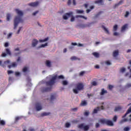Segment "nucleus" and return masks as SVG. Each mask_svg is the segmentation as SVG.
Segmentation results:
<instances>
[{
	"label": "nucleus",
	"instance_id": "58",
	"mask_svg": "<svg viewBox=\"0 0 131 131\" xmlns=\"http://www.w3.org/2000/svg\"><path fill=\"white\" fill-rule=\"evenodd\" d=\"M15 75L16 76H19V75H20V73L19 72H16Z\"/></svg>",
	"mask_w": 131,
	"mask_h": 131
},
{
	"label": "nucleus",
	"instance_id": "31",
	"mask_svg": "<svg viewBox=\"0 0 131 131\" xmlns=\"http://www.w3.org/2000/svg\"><path fill=\"white\" fill-rule=\"evenodd\" d=\"M76 13H77V14H82V13H83V10H77Z\"/></svg>",
	"mask_w": 131,
	"mask_h": 131
},
{
	"label": "nucleus",
	"instance_id": "8",
	"mask_svg": "<svg viewBox=\"0 0 131 131\" xmlns=\"http://www.w3.org/2000/svg\"><path fill=\"white\" fill-rule=\"evenodd\" d=\"M39 2H35L29 3L28 4V6H30V7H37L38 6Z\"/></svg>",
	"mask_w": 131,
	"mask_h": 131
},
{
	"label": "nucleus",
	"instance_id": "21",
	"mask_svg": "<svg viewBox=\"0 0 131 131\" xmlns=\"http://www.w3.org/2000/svg\"><path fill=\"white\" fill-rule=\"evenodd\" d=\"M127 27V25H124L121 28V31H124L125 29H126V28Z\"/></svg>",
	"mask_w": 131,
	"mask_h": 131
},
{
	"label": "nucleus",
	"instance_id": "47",
	"mask_svg": "<svg viewBox=\"0 0 131 131\" xmlns=\"http://www.w3.org/2000/svg\"><path fill=\"white\" fill-rule=\"evenodd\" d=\"M21 53H22V52L19 51L18 53H16L14 54V56H19V55H20V54H21Z\"/></svg>",
	"mask_w": 131,
	"mask_h": 131
},
{
	"label": "nucleus",
	"instance_id": "46",
	"mask_svg": "<svg viewBox=\"0 0 131 131\" xmlns=\"http://www.w3.org/2000/svg\"><path fill=\"white\" fill-rule=\"evenodd\" d=\"M105 64H106V65H111V62H110V61L107 60L106 61H105Z\"/></svg>",
	"mask_w": 131,
	"mask_h": 131
},
{
	"label": "nucleus",
	"instance_id": "9",
	"mask_svg": "<svg viewBox=\"0 0 131 131\" xmlns=\"http://www.w3.org/2000/svg\"><path fill=\"white\" fill-rule=\"evenodd\" d=\"M36 109L37 111H40V110H41L42 109V107H41V104L39 103H37L36 104Z\"/></svg>",
	"mask_w": 131,
	"mask_h": 131
},
{
	"label": "nucleus",
	"instance_id": "18",
	"mask_svg": "<svg viewBox=\"0 0 131 131\" xmlns=\"http://www.w3.org/2000/svg\"><path fill=\"white\" fill-rule=\"evenodd\" d=\"M92 54L94 57H95V58H99V57H100V55L97 52H93Z\"/></svg>",
	"mask_w": 131,
	"mask_h": 131
},
{
	"label": "nucleus",
	"instance_id": "61",
	"mask_svg": "<svg viewBox=\"0 0 131 131\" xmlns=\"http://www.w3.org/2000/svg\"><path fill=\"white\" fill-rule=\"evenodd\" d=\"M9 81H12L13 80V77H9L8 79Z\"/></svg>",
	"mask_w": 131,
	"mask_h": 131
},
{
	"label": "nucleus",
	"instance_id": "62",
	"mask_svg": "<svg viewBox=\"0 0 131 131\" xmlns=\"http://www.w3.org/2000/svg\"><path fill=\"white\" fill-rule=\"evenodd\" d=\"M71 45H72V46H77V43H76V42H72Z\"/></svg>",
	"mask_w": 131,
	"mask_h": 131
},
{
	"label": "nucleus",
	"instance_id": "24",
	"mask_svg": "<svg viewBox=\"0 0 131 131\" xmlns=\"http://www.w3.org/2000/svg\"><path fill=\"white\" fill-rule=\"evenodd\" d=\"M46 65L48 67H51V62L49 60H47Z\"/></svg>",
	"mask_w": 131,
	"mask_h": 131
},
{
	"label": "nucleus",
	"instance_id": "39",
	"mask_svg": "<svg viewBox=\"0 0 131 131\" xmlns=\"http://www.w3.org/2000/svg\"><path fill=\"white\" fill-rule=\"evenodd\" d=\"M71 60H72V61H74V60H77V57H76V56H72L71 58Z\"/></svg>",
	"mask_w": 131,
	"mask_h": 131
},
{
	"label": "nucleus",
	"instance_id": "43",
	"mask_svg": "<svg viewBox=\"0 0 131 131\" xmlns=\"http://www.w3.org/2000/svg\"><path fill=\"white\" fill-rule=\"evenodd\" d=\"M11 66L12 67H17V63L13 62Z\"/></svg>",
	"mask_w": 131,
	"mask_h": 131
},
{
	"label": "nucleus",
	"instance_id": "34",
	"mask_svg": "<svg viewBox=\"0 0 131 131\" xmlns=\"http://www.w3.org/2000/svg\"><path fill=\"white\" fill-rule=\"evenodd\" d=\"M63 85H67L68 84V82L66 80L62 81Z\"/></svg>",
	"mask_w": 131,
	"mask_h": 131
},
{
	"label": "nucleus",
	"instance_id": "5",
	"mask_svg": "<svg viewBox=\"0 0 131 131\" xmlns=\"http://www.w3.org/2000/svg\"><path fill=\"white\" fill-rule=\"evenodd\" d=\"M5 52H3L2 54H1V57H5L6 56H12V52H11V50H10L9 49L6 48L5 49Z\"/></svg>",
	"mask_w": 131,
	"mask_h": 131
},
{
	"label": "nucleus",
	"instance_id": "54",
	"mask_svg": "<svg viewBox=\"0 0 131 131\" xmlns=\"http://www.w3.org/2000/svg\"><path fill=\"white\" fill-rule=\"evenodd\" d=\"M7 73H8V75H10V74L13 73V71L8 70V71H7Z\"/></svg>",
	"mask_w": 131,
	"mask_h": 131
},
{
	"label": "nucleus",
	"instance_id": "2",
	"mask_svg": "<svg viewBox=\"0 0 131 131\" xmlns=\"http://www.w3.org/2000/svg\"><path fill=\"white\" fill-rule=\"evenodd\" d=\"M15 11L19 16H16L14 18V29H16V28H17V26H18V24H19V23H23V19L21 17L23 16V12L19 10V9H16Z\"/></svg>",
	"mask_w": 131,
	"mask_h": 131
},
{
	"label": "nucleus",
	"instance_id": "38",
	"mask_svg": "<svg viewBox=\"0 0 131 131\" xmlns=\"http://www.w3.org/2000/svg\"><path fill=\"white\" fill-rule=\"evenodd\" d=\"M73 14L71 15V22H74V21L75 20V18H74V16H73Z\"/></svg>",
	"mask_w": 131,
	"mask_h": 131
},
{
	"label": "nucleus",
	"instance_id": "64",
	"mask_svg": "<svg viewBox=\"0 0 131 131\" xmlns=\"http://www.w3.org/2000/svg\"><path fill=\"white\" fill-rule=\"evenodd\" d=\"M78 109V108L77 107H76V108H72V110L73 111H77Z\"/></svg>",
	"mask_w": 131,
	"mask_h": 131
},
{
	"label": "nucleus",
	"instance_id": "42",
	"mask_svg": "<svg viewBox=\"0 0 131 131\" xmlns=\"http://www.w3.org/2000/svg\"><path fill=\"white\" fill-rule=\"evenodd\" d=\"M21 29H22V27H20L17 32V34H19L20 33V31H21Z\"/></svg>",
	"mask_w": 131,
	"mask_h": 131
},
{
	"label": "nucleus",
	"instance_id": "52",
	"mask_svg": "<svg viewBox=\"0 0 131 131\" xmlns=\"http://www.w3.org/2000/svg\"><path fill=\"white\" fill-rule=\"evenodd\" d=\"M108 89H109V90H110L111 91L112 90V89H113V85H108Z\"/></svg>",
	"mask_w": 131,
	"mask_h": 131
},
{
	"label": "nucleus",
	"instance_id": "11",
	"mask_svg": "<svg viewBox=\"0 0 131 131\" xmlns=\"http://www.w3.org/2000/svg\"><path fill=\"white\" fill-rule=\"evenodd\" d=\"M95 4L101 5V6H103L104 3H103V0H97L94 2Z\"/></svg>",
	"mask_w": 131,
	"mask_h": 131
},
{
	"label": "nucleus",
	"instance_id": "56",
	"mask_svg": "<svg viewBox=\"0 0 131 131\" xmlns=\"http://www.w3.org/2000/svg\"><path fill=\"white\" fill-rule=\"evenodd\" d=\"M10 60H8L5 61V62H4V63H5V64H10Z\"/></svg>",
	"mask_w": 131,
	"mask_h": 131
},
{
	"label": "nucleus",
	"instance_id": "28",
	"mask_svg": "<svg viewBox=\"0 0 131 131\" xmlns=\"http://www.w3.org/2000/svg\"><path fill=\"white\" fill-rule=\"evenodd\" d=\"M118 29V26L117 25H115L113 28L114 31H116Z\"/></svg>",
	"mask_w": 131,
	"mask_h": 131
},
{
	"label": "nucleus",
	"instance_id": "35",
	"mask_svg": "<svg viewBox=\"0 0 131 131\" xmlns=\"http://www.w3.org/2000/svg\"><path fill=\"white\" fill-rule=\"evenodd\" d=\"M129 15V12L128 11H126L125 14L124 15L125 18H127Z\"/></svg>",
	"mask_w": 131,
	"mask_h": 131
},
{
	"label": "nucleus",
	"instance_id": "55",
	"mask_svg": "<svg viewBox=\"0 0 131 131\" xmlns=\"http://www.w3.org/2000/svg\"><path fill=\"white\" fill-rule=\"evenodd\" d=\"M12 33H10L8 36H7V38H10V37H12Z\"/></svg>",
	"mask_w": 131,
	"mask_h": 131
},
{
	"label": "nucleus",
	"instance_id": "14",
	"mask_svg": "<svg viewBox=\"0 0 131 131\" xmlns=\"http://www.w3.org/2000/svg\"><path fill=\"white\" fill-rule=\"evenodd\" d=\"M108 93L107 92V90H105V89H102L101 90V92L100 93V96H103V95H105V94H107Z\"/></svg>",
	"mask_w": 131,
	"mask_h": 131
},
{
	"label": "nucleus",
	"instance_id": "25",
	"mask_svg": "<svg viewBox=\"0 0 131 131\" xmlns=\"http://www.w3.org/2000/svg\"><path fill=\"white\" fill-rule=\"evenodd\" d=\"M49 114H51L50 113H43L41 114V116H48Z\"/></svg>",
	"mask_w": 131,
	"mask_h": 131
},
{
	"label": "nucleus",
	"instance_id": "27",
	"mask_svg": "<svg viewBox=\"0 0 131 131\" xmlns=\"http://www.w3.org/2000/svg\"><path fill=\"white\" fill-rule=\"evenodd\" d=\"M48 39H49V38H46L45 39H40L39 40V41H40V42H45V41H47V40H48Z\"/></svg>",
	"mask_w": 131,
	"mask_h": 131
},
{
	"label": "nucleus",
	"instance_id": "59",
	"mask_svg": "<svg viewBox=\"0 0 131 131\" xmlns=\"http://www.w3.org/2000/svg\"><path fill=\"white\" fill-rule=\"evenodd\" d=\"M37 13H38V11H36L35 12H33L32 14L33 16H35V15H36V14H37Z\"/></svg>",
	"mask_w": 131,
	"mask_h": 131
},
{
	"label": "nucleus",
	"instance_id": "13",
	"mask_svg": "<svg viewBox=\"0 0 131 131\" xmlns=\"http://www.w3.org/2000/svg\"><path fill=\"white\" fill-rule=\"evenodd\" d=\"M102 28L104 30V31H105V32H106V33H107V34H110V32H109V30H108V29L106 28V27H105V26L102 25Z\"/></svg>",
	"mask_w": 131,
	"mask_h": 131
},
{
	"label": "nucleus",
	"instance_id": "40",
	"mask_svg": "<svg viewBox=\"0 0 131 131\" xmlns=\"http://www.w3.org/2000/svg\"><path fill=\"white\" fill-rule=\"evenodd\" d=\"M79 27L80 28H85V27H86V26L85 25H80Z\"/></svg>",
	"mask_w": 131,
	"mask_h": 131
},
{
	"label": "nucleus",
	"instance_id": "63",
	"mask_svg": "<svg viewBox=\"0 0 131 131\" xmlns=\"http://www.w3.org/2000/svg\"><path fill=\"white\" fill-rule=\"evenodd\" d=\"M73 4L74 6H75L76 5V2L75 0H73Z\"/></svg>",
	"mask_w": 131,
	"mask_h": 131
},
{
	"label": "nucleus",
	"instance_id": "53",
	"mask_svg": "<svg viewBox=\"0 0 131 131\" xmlns=\"http://www.w3.org/2000/svg\"><path fill=\"white\" fill-rule=\"evenodd\" d=\"M66 127H70V123H66Z\"/></svg>",
	"mask_w": 131,
	"mask_h": 131
},
{
	"label": "nucleus",
	"instance_id": "50",
	"mask_svg": "<svg viewBox=\"0 0 131 131\" xmlns=\"http://www.w3.org/2000/svg\"><path fill=\"white\" fill-rule=\"evenodd\" d=\"M96 128H98V127H100V124L99 123H96L95 125Z\"/></svg>",
	"mask_w": 131,
	"mask_h": 131
},
{
	"label": "nucleus",
	"instance_id": "57",
	"mask_svg": "<svg viewBox=\"0 0 131 131\" xmlns=\"http://www.w3.org/2000/svg\"><path fill=\"white\" fill-rule=\"evenodd\" d=\"M4 46L5 47V48H8V47H9V43L8 42H6L5 43Z\"/></svg>",
	"mask_w": 131,
	"mask_h": 131
},
{
	"label": "nucleus",
	"instance_id": "26",
	"mask_svg": "<svg viewBox=\"0 0 131 131\" xmlns=\"http://www.w3.org/2000/svg\"><path fill=\"white\" fill-rule=\"evenodd\" d=\"M121 110V106H117L115 108V111H120Z\"/></svg>",
	"mask_w": 131,
	"mask_h": 131
},
{
	"label": "nucleus",
	"instance_id": "16",
	"mask_svg": "<svg viewBox=\"0 0 131 131\" xmlns=\"http://www.w3.org/2000/svg\"><path fill=\"white\" fill-rule=\"evenodd\" d=\"M88 102L85 100L82 101L81 102V106H86Z\"/></svg>",
	"mask_w": 131,
	"mask_h": 131
},
{
	"label": "nucleus",
	"instance_id": "37",
	"mask_svg": "<svg viewBox=\"0 0 131 131\" xmlns=\"http://www.w3.org/2000/svg\"><path fill=\"white\" fill-rule=\"evenodd\" d=\"M91 84H92L94 86H96L97 85V83L96 81H93L92 83Z\"/></svg>",
	"mask_w": 131,
	"mask_h": 131
},
{
	"label": "nucleus",
	"instance_id": "36",
	"mask_svg": "<svg viewBox=\"0 0 131 131\" xmlns=\"http://www.w3.org/2000/svg\"><path fill=\"white\" fill-rule=\"evenodd\" d=\"M0 124H1V125H5L6 122H5V121H4V120H1L0 122Z\"/></svg>",
	"mask_w": 131,
	"mask_h": 131
},
{
	"label": "nucleus",
	"instance_id": "4",
	"mask_svg": "<svg viewBox=\"0 0 131 131\" xmlns=\"http://www.w3.org/2000/svg\"><path fill=\"white\" fill-rule=\"evenodd\" d=\"M100 122L102 124H106V125H108V126H113L114 124L112 121L109 120L107 119H103L100 120Z\"/></svg>",
	"mask_w": 131,
	"mask_h": 131
},
{
	"label": "nucleus",
	"instance_id": "20",
	"mask_svg": "<svg viewBox=\"0 0 131 131\" xmlns=\"http://www.w3.org/2000/svg\"><path fill=\"white\" fill-rule=\"evenodd\" d=\"M89 129H90V126L89 125H85V126H84L83 127V129L85 131H88L89 130Z\"/></svg>",
	"mask_w": 131,
	"mask_h": 131
},
{
	"label": "nucleus",
	"instance_id": "22",
	"mask_svg": "<svg viewBox=\"0 0 131 131\" xmlns=\"http://www.w3.org/2000/svg\"><path fill=\"white\" fill-rule=\"evenodd\" d=\"M78 128H80L81 129H82V128H83V127H84V124L83 123L80 124L78 125Z\"/></svg>",
	"mask_w": 131,
	"mask_h": 131
},
{
	"label": "nucleus",
	"instance_id": "33",
	"mask_svg": "<svg viewBox=\"0 0 131 131\" xmlns=\"http://www.w3.org/2000/svg\"><path fill=\"white\" fill-rule=\"evenodd\" d=\"M113 121L114 122H116V121H117V116H115L113 118Z\"/></svg>",
	"mask_w": 131,
	"mask_h": 131
},
{
	"label": "nucleus",
	"instance_id": "32",
	"mask_svg": "<svg viewBox=\"0 0 131 131\" xmlns=\"http://www.w3.org/2000/svg\"><path fill=\"white\" fill-rule=\"evenodd\" d=\"M120 71V72H122V73H123V72H125V68L124 67L121 68Z\"/></svg>",
	"mask_w": 131,
	"mask_h": 131
},
{
	"label": "nucleus",
	"instance_id": "44",
	"mask_svg": "<svg viewBox=\"0 0 131 131\" xmlns=\"http://www.w3.org/2000/svg\"><path fill=\"white\" fill-rule=\"evenodd\" d=\"M28 70L27 67H25V68H23V72H26Z\"/></svg>",
	"mask_w": 131,
	"mask_h": 131
},
{
	"label": "nucleus",
	"instance_id": "30",
	"mask_svg": "<svg viewBox=\"0 0 131 131\" xmlns=\"http://www.w3.org/2000/svg\"><path fill=\"white\" fill-rule=\"evenodd\" d=\"M10 18H11V14L8 13L7 14V21H10Z\"/></svg>",
	"mask_w": 131,
	"mask_h": 131
},
{
	"label": "nucleus",
	"instance_id": "6",
	"mask_svg": "<svg viewBox=\"0 0 131 131\" xmlns=\"http://www.w3.org/2000/svg\"><path fill=\"white\" fill-rule=\"evenodd\" d=\"M73 15V12H71L69 13H66L64 15H63L62 18L64 20H68V18L70 17H71Z\"/></svg>",
	"mask_w": 131,
	"mask_h": 131
},
{
	"label": "nucleus",
	"instance_id": "17",
	"mask_svg": "<svg viewBox=\"0 0 131 131\" xmlns=\"http://www.w3.org/2000/svg\"><path fill=\"white\" fill-rule=\"evenodd\" d=\"M48 46V43H46L45 44H42L41 46L37 47V50L38 49H40V48H45V47H47Z\"/></svg>",
	"mask_w": 131,
	"mask_h": 131
},
{
	"label": "nucleus",
	"instance_id": "1",
	"mask_svg": "<svg viewBox=\"0 0 131 131\" xmlns=\"http://www.w3.org/2000/svg\"><path fill=\"white\" fill-rule=\"evenodd\" d=\"M57 78L58 79H64V76H63V75L57 76V75H56L55 76L52 77L50 80L46 82V85L48 86H49L50 87L42 88L41 89L42 93H45L46 92H51V90H52V85H54V84H55V81L57 79Z\"/></svg>",
	"mask_w": 131,
	"mask_h": 131
},
{
	"label": "nucleus",
	"instance_id": "19",
	"mask_svg": "<svg viewBox=\"0 0 131 131\" xmlns=\"http://www.w3.org/2000/svg\"><path fill=\"white\" fill-rule=\"evenodd\" d=\"M76 18H82L83 19H85V20H86L88 18L84 17L83 15H76Z\"/></svg>",
	"mask_w": 131,
	"mask_h": 131
},
{
	"label": "nucleus",
	"instance_id": "23",
	"mask_svg": "<svg viewBox=\"0 0 131 131\" xmlns=\"http://www.w3.org/2000/svg\"><path fill=\"white\" fill-rule=\"evenodd\" d=\"M56 99V96L55 95H52L51 96V98H50V101L51 102H52V101H53V100Z\"/></svg>",
	"mask_w": 131,
	"mask_h": 131
},
{
	"label": "nucleus",
	"instance_id": "7",
	"mask_svg": "<svg viewBox=\"0 0 131 131\" xmlns=\"http://www.w3.org/2000/svg\"><path fill=\"white\" fill-rule=\"evenodd\" d=\"M101 110H104V106L102 105L101 107L98 106L95 108L93 112L94 114L98 113V111H100Z\"/></svg>",
	"mask_w": 131,
	"mask_h": 131
},
{
	"label": "nucleus",
	"instance_id": "51",
	"mask_svg": "<svg viewBox=\"0 0 131 131\" xmlns=\"http://www.w3.org/2000/svg\"><path fill=\"white\" fill-rule=\"evenodd\" d=\"M118 7H119V5L118 3L116 4L114 6V9H116V8H118Z\"/></svg>",
	"mask_w": 131,
	"mask_h": 131
},
{
	"label": "nucleus",
	"instance_id": "29",
	"mask_svg": "<svg viewBox=\"0 0 131 131\" xmlns=\"http://www.w3.org/2000/svg\"><path fill=\"white\" fill-rule=\"evenodd\" d=\"M84 73H85V71H81V72H80V73L79 74V76H83V75H84Z\"/></svg>",
	"mask_w": 131,
	"mask_h": 131
},
{
	"label": "nucleus",
	"instance_id": "48",
	"mask_svg": "<svg viewBox=\"0 0 131 131\" xmlns=\"http://www.w3.org/2000/svg\"><path fill=\"white\" fill-rule=\"evenodd\" d=\"M122 4H123V1L121 0L119 2V3H118V5H119V6H120V5H122Z\"/></svg>",
	"mask_w": 131,
	"mask_h": 131
},
{
	"label": "nucleus",
	"instance_id": "45",
	"mask_svg": "<svg viewBox=\"0 0 131 131\" xmlns=\"http://www.w3.org/2000/svg\"><path fill=\"white\" fill-rule=\"evenodd\" d=\"M21 117H16L15 118V121H18V120H20L21 119Z\"/></svg>",
	"mask_w": 131,
	"mask_h": 131
},
{
	"label": "nucleus",
	"instance_id": "49",
	"mask_svg": "<svg viewBox=\"0 0 131 131\" xmlns=\"http://www.w3.org/2000/svg\"><path fill=\"white\" fill-rule=\"evenodd\" d=\"M129 130V127H125L124 128V131H128Z\"/></svg>",
	"mask_w": 131,
	"mask_h": 131
},
{
	"label": "nucleus",
	"instance_id": "12",
	"mask_svg": "<svg viewBox=\"0 0 131 131\" xmlns=\"http://www.w3.org/2000/svg\"><path fill=\"white\" fill-rule=\"evenodd\" d=\"M131 112V106L128 109L126 113L125 114L124 116H122V118H124L125 117H126V116L127 114H129Z\"/></svg>",
	"mask_w": 131,
	"mask_h": 131
},
{
	"label": "nucleus",
	"instance_id": "60",
	"mask_svg": "<svg viewBox=\"0 0 131 131\" xmlns=\"http://www.w3.org/2000/svg\"><path fill=\"white\" fill-rule=\"evenodd\" d=\"M68 6H70V5H71V0H68Z\"/></svg>",
	"mask_w": 131,
	"mask_h": 131
},
{
	"label": "nucleus",
	"instance_id": "15",
	"mask_svg": "<svg viewBox=\"0 0 131 131\" xmlns=\"http://www.w3.org/2000/svg\"><path fill=\"white\" fill-rule=\"evenodd\" d=\"M119 54V52L118 51V50H115V51L113 52V56L114 57H117Z\"/></svg>",
	"mask_w": 131,
	"mask_h": 131
},
{
	"label": "nucleus",
	"instance_id": "3",
	"mask_svg": "<svg viewBox=\"0 0 131 131\" xmlns=\"http://www.w3.org/2000/svg\"><path fill=\"white\" fill-rule=\"evenodd\" d=\"M76 89H73L74 94H78V91H82L84 89V85L82 83H78L76 85Z\"/></svg>",
	"mask_w": 131,
	"mask_h": 131
},
{
	"label": "nucleus",
	"instance_id": "41",
	"mask_svg": "<svg viewBox=\"0 0 131 131\" xmlns=\"http://www.w3.org/2000/svg\"><path fill=\"white\" fill-rule=\"evenodd\" d=\"M89 114H90V112H85L84 113V116H89Z\"/></svg>",
	"mask_w": 131,
	"mask_h": 131
},
{
	"label": "nucleus",
	"instance_id": "10",
	"mask_svg": "<svg viewBox=\"0 0 131 131\" xmlns=\"http://www.w3.org/2000/svg\"><path fill=\"white\" fill-rule=\"evenodd\" d=\"M37 43H38V41L36 39H33L32 43V46L33 48H34V47H36Z\"/></svg>",
	"mask_w": 131,
	"mask_h": 131
}]
</instances>
